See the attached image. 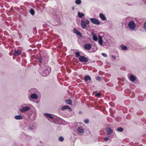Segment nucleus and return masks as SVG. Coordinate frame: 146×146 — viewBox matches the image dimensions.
Listing matches in <instances>:
<instances>
[{
	"mask_svg": "<svg viewBox=\"0 0 146 146\" xmlns=\"http://www.w3.org/2000/svg\"><path fill=\"white\" fill-rule=\"evenodd\" d=\"M90 21L87 19H84L81 21V25L82 28L85 29L87 25L89 24Z\"/></svg>",
	"mask_w": 146,
	"mask_h": 146,
	"instance_id": "1",
	"label": "nucleus"
},
{
	"mask_svg": "<svg viewBox=\"0 0 146 146\" xmlns=\"http://www.w3.org/2000/svg\"><path fill=\"white\" fill-rule=\"evenodd\" d=\"M129 27L131 30H134L136 27L135 24L133 21H130L128 24Z\"/></svg>",
	"mask_w": 146,
	"mask_h": 146,
	"instance_id": "2",
	"label": "nucleus"
},
{
	"mask_svg": "<svg viewBox=\"0 0 146 146\" xmlns=\"http://www.w3.org/2000/svg\"><path fill=\"white\" fill-rule=\"evenodd\" d=\"M79 61L81 62H86L88 61L87 58L84 56H80L79 58Z\"/></svg>",
	"mask_w": 146,
	"mask_h": 146,
	"instance_id": "3",
	"label": "nucleus"
},
{
	"mask_svg": "<svg viewBox=\"0 0 146 146\" xmlns=\"http://www.w3.org/2000/svg\"><path fill=\"white\" fill-rule=\"evenodd\" d=\"M90 20L91 22L94 24L98 25L100 24V22L98 19L95 18H91Z\"/></svg>",
	"mask_w": 146,
	"mask_h": 146,
	"instance_id": "4",
	"label": "nucleus"
},
{
	"mask_svg": "<svg viewBox=\"0 0 146 146\" xmlns=\"http://www.w3.org/2000/svg\"><path fill=\"white\" fill-rule=\"evenodd\" d=\"M30 108L29 106H25L22 108L20 109V111L22 113H24L25 111L29 110Z\"/></svg>",
	"mask_w": 146,
	"mask_h": 146,
	"instance_id": "5",
	"label": "nucleus"
},
{
	"mask_svg": "<svg viewBox=\"0 0 146 146\" xmlns=\"http://www.w3.org/2000/svg\"><path fill=\"white\" fill-rule=\"evenodd\" d=\"M61 109L63 111H64L66 109L68 110L70 112L72 111V109L69 106L66 105L62 106L61 108Z\"/></svg>",
	"mask_w": 146,
	"mask_h": 146,
	"instance_id": "6",
	"label": "nucleus"
},
{
	"mask_svg": "<svg viewBox=\"0 0 146 146\" xmlns=\"http://www.w3.org/2000/svg\"><path fill=\"white\" fill-rule=\"evenodd\" d=\"M92 47V45L90 44H86L84 45V46L85 49L88 50H90L91 48Z\"/></svg>",
	"mask_w": 146,
	"mask_h": 146,
	"instance_id": "7",
	"label": "nucleus"
},
{
	"mask_svg": "<svg viewBox=\"0 0 146 146\" xmlns=\"http://www.w3.org/2000/svg\"><path fill=\"white\" fill-rule=\"evenodd\" d=\"M21 53V50H15L14 51L13 55L16 56H18Z\"/></svg>",
	"mask_w": 146,
	"mask_h": 146,
	"instance_id": "8",
	"label": "nucleus"
},
{
	"mask_svg": "<svg viewBox=\"0 0 146 146\" xmlns=\"http://www.w3.org/2000/svg\"><path fill=\"white\" fill-rule=\"evenodd\" d=\"M44 69L46 70L45 72L46 74H48L50 70V67L48 66H45L44 67Z\"/></svg>",
	"mask_w": 146,
	"mask_h": 146,
	"instance_id": "9",
	"label": "nucleus"
},
{
	"mask_svg": "<svg viewBox=\"0 0 146 146\" xmlns=\"http://www.w3.org/2000/svg\"><path fill=\"white\" fill-rule=\"evenodd\" d=\"M77 131L79 133H83L84 132V129L82 127H78Z\"/></svg>",
	"mask_w": 146,
	"mask_h": 146,
	"instance_id": "10",
	"label": "nucleus"
},
{
	"mask_svg": "<svg viewBox=\"0 0 146 146\" xmlns=\"http://www.w3.org/2000/svg\"><path fill=\"white\" fill-rule=\"evenodd\" d=\"M98 42L100 45H102V44L103 42L102 37L101 35H99L98 36Z\"/></svg>",
	"mask_w": 146,
	"mask_h": 146,
	"instance_id": "11",
	"label": "nucleus"
},
{
	"mask_svg": "<svg viewBox=\"0 0 146 146\" xmlns=\"http://www.w3.org/2000/svg\"><path fill=\"white\" fill-rule=\"evenodd\" d=\"M106 132H107V134L110 135L112 133L113 130L110 127H109L107 128Z\"/></svg>",
	"mask_w": 146,
	"mask_h": 146,
	"instance_id": "12",
	"label": "nucleus"
},
{
	"mask_svg": "<svg viewBox=\"0 0 146 146\" xmlns=\"http://www.w3.org/2000/svg\"><path fill=\"white\" fill-rule=\"evenodd\" d=\"M74 32L77 35L79 36L80 37H82V35L81 33L79 31H78L77 29H74Z\"/></svg>",
	"mask_w": 146,
	"mask_h": 146,
	"instance_id": "13",
	"label": "nucleus"
},
{
	"mask_svg": "<svg viewBox=\"0 0 146 146\" xmlns=\"http://www.w3.org/2000/svg\"><path fill=\"white\" fill-rule=\"evenodd\" d=\"M100 17L102 21H105L106 20V17L102 13H100Z\"/></svg>",
	"mask_w": 146,
	"mask_h": 146,
	"instance_id": "14",
	"label": "nucleus"
},
{
	"mask_svg": "<svg viewBox=\"0 0 146 146\" xmlns=\"http://www.w3.org/2000/svg\"><path fill=\"white\" fill-rule=\"evenodd\" d=\"M129 79L131 82H134L136 80L135 77L132 75H131L129 76Z\"/></svg>",
	"mask_w": 146,
	"mask_h": 146,
	"instance_id": "15",
	"label": "nucleus"
},
{
	"mask_svg": "<svg viewBox=\"0 0 146 146\" xmlns=\"http://www.w3.org/2000/svg\"><path fill=\"white\" fill-rule=\"evenodd\" d=\"M44 115L50 119H53V116L50 114L48 113H45L44 114Z\"/></svg>",
	"mask_w": 146,
	"mask_h": 146,
	"instance_id": "16",
	"label": "nucleus"
},
{
	"mask_svg": "<svg viewBox=\"0 0 146 146\" xmlns=\"http://www.w3.org/2000/svg\"><path fill=\"white\" fill-rule=\"evenodd\" d=\"M30 97L33 99H36L38 98V96L36 94H32L31 96Z\"/></svg>",
	"mask_w": 146,
	"mask_h": 146,
	"instance_id": "17",
	"label": "nucleus"
},
{
	"mask_svg": "<svg viewBox=\"0 0 146 146\" xmlns=\"http://www.w3.org/2000/svg\"><path fill=\"white\" fill-rule=\"evenodd\" d=\"M84 80L86 82H87L88 80H91V78L90 76H86L84 77Z\"/></svg>",
	"mask_w": 146,
	"mask_h": 146,
	"instance_id": "18",
	"label": "nucleus"
},
{
	"mask_svg": "<svg viewBox=\"0 0 146 146\" xmlns=\"http://www.w3.org/2000/svg\"><path fill=\"white\" fill-rule=\"evenodd\" d=\"M37 60L40 63H42V62H44V61L43 60V58H42L40 56H39Z\"/></svg>",
	"mask_w": 146,
	"mask_h": 146,
	"instance_id": "19",
	"label": "nucleus"
},
{
	"mask_svg": "<svg viewBox=\"0 0 146 146\" xmlns=\"http://www.w3.org/2000/svg\"><path fill=\"white\" fill-rule=\"evenodd\" d=\"M65 102L66 104H68L70 105H72V101L70 99L66 100L65 101Z\"/></svg>",
	"mask_w": 146,
	"mask_h": 146,
	"instance_id": "20",
	"label": "nucleus"
},
{
	"mask_svg": "<svg viewBox=\"0 0 146 146\" xmlns=\"http://www.w3.org/2000/svg\"><path fill=\"white\" fill-rule=\"evenodd\" d=\"M15 119L17 120L21 119H22L21 116V115H16L15 117Z\"/></svg>",
	"mask_w": 146,
	"mask_h": 146,
	"instance_id": "21",
	"label": "nucleus"
},
{
	"mask_svg": "<svg viewBox=\"0 0 146 146\" xmlns=\"http://www.w3.org/2000/svg\"><path fill=\"white\" fill-rule=\"evenodd\" d=\"M78 15L79 17L81 18L84 16V15L83 14L81 13L80 12L78 13Z\"/></svg>",
	"mask_w": 146,
	"mask_h": 146,
	"instance_id": "22",
	"label": "nucleus"
},
{
	"mask_svg": "<svg viewBox=\"0 0 146 146\" xmlns=\"http://www.w3.org/2000/svg\"><path fill=\"white\" fill-rule=\"evenodd\" d=\"M123 129L121 127H119L117 129V131L118 132H121L123 131Z\"/></svg>",
	"mask_w": 146,
	"mask_h": 146,
	"instance_id": "23",
	"label": "nucleus"
},
{
	"mask_svg": "<svg viewBox=\"0 0 146 146\" xmlns=\"http://www.w3.org/2000/svg\"><path fill=\"white\" fill-rule=\"evenodd\" d=\"M30 13L32 15H33L35 14V11L33 9H31L30 10Z\"/></svg>",
	"mask_w": 146,
	"mask_h": 146,
	"instance_id": "24",
	"label": "nucleus"
},
{
	"mask_svg": "<svg viewBox=\"0 0 146 146\" xmlns=\"http://www.w3.org/2000/svg\"><path fill=\"white\" fill-rule=\"evenodd\" d=\"M121 49L123 50H127V47L126 46L123 45L122 46Z\"/></svg>",
	"mask_w": 146,
	"mask_h": 146,
	"instance_id": "25",
	"label": "nucleus"
},
{
	"mask_svg": "<svg viewBox=\"0 0 146 146\" xmlns=\"http://www.w3.org/2000/svg\"><path fill=\"white\" fill-rule=\"evenodd\" d=\"M93 39L94 41H97L98 40V37L96 35H94L93 36Z\"/></svg>",
	"mask_w": 146,
	"mask_h": 146,
	"instance_id": "26",
	"label": "nucleus"
},
{
	"mask_svg": "<svg viewBox=\"0 0 146 146\" xmlns=\"http://www.w3.org/2000/svg\"><path fill=\"white\" fill-rule=\"evenodd\" d=\"M81 3V1L80 0H76V3L77 4L79 5Z\"/></svg>",
	"mask_w": 146,
	"mask_h": 146,
	"instance_id": "27",
	"label": "nucleus"
},
{
	"mask_svg": "<svg viewBox=\"0 0 146 146\" xmlns=\"http://www.w3.org/2000/svg\"><path fill=\"white\" fill-rule=\"evenodd\" d=\"M76 57H78L79 56H80V53L79 52H76L75 53Z\"/></svg>",
	"mask_w": 146,
	"mask_h": 146,
	"instance_id": "28",
	"label": "nucleus"
},
{
	"mask_svg": "<svg viewBox=\"0 0 146 146\" xmlns=\"http://www.w3.org/2000/svg\"><path fill=\"white\" fill-rule=\"evenodd\" d=\"M101 94L100 93H97L96 94L95 96L96 97H99L101 96Z\"/></svg>",
	"mask_w": 146,
	"mask_h": 146,
	"instance_id": "29",
	"label": "nucleus"
},
{
	"mask_svg": "<svg viewBox=\"0 0 146 146\" xmlns=\"http://www.w3.org/2000/svg\"><path fill=\"white\" fill-rule=\"evenodd\" d=\"M59 140L60 141H63L64 140V138L62 137L61 136L59 138Z\"/></svg>",
	"mask_w": 146,
	"mask_h": 146,
	"instance_id": "30",
	"label": "nucleus"
},
{
	"mask_svg": "<svg viewBox=\"0 0 146 146\" xmlns=\"http://www.w3.org/2000/svg\"><path fill=\"white\" fill-rule=\"evenodd\" d=\"M84 122L85 123L87 124L89 123V121L88 119H84Z\"/></svg>",
	"mask_w": 146,
	"mask_h": 146,
	"instance_id": "31",
	"label": "nucleus"
},
{
	"mask_svg": "<svg viewBox=\"0 0 146 146\" xmlns=\"http://www.w3.org/2000/svg\"><path fill=\"white\" fill-rule=\"evenodd\" d=\"M96 79L98 81H100V78L99 76H97L96 77Z\"/></svg>",
	"mask_w": 146,
	"mask_h": 146,
	"instance_id": "32",
	"label": "nucleus"
},
{
	"mask_svg": "<svg viewBox=\"0 0 146 146\" xmlns=\"http://www.w3.org/2000/svg\"><path fill=\"white\" fill-rule=\"evenodd\" d=\"M102 55L105 57H107V55L105 53H102Z\"/></svg>",
	"mask_w": 146,
	"mask_h": 146,
	"instance_id": "33",
	"label": "nucleus"
},
{
	"mask_svg": "<svg viewBox=\"0 0 146 146\" xmlns=\"http://www.w3.org/2000/svg\"><path fill=\"white\" fill-rule=\"evenodd\" d=\"M144 29L146 30V21L145 23L144 24Z\"/></svg>",
	"mask_w": 146,
	"mask_h": 146,
	"instance_id": "34",
	"label": "nucleus"
},
{
	"mask_svg": "<svg viewBox=\"0 0 146 146\" xmlns=\"http://www.w3.org/2000/svg\"><path fill=\"white\" fill-rule=\"evenodd\" d=\"M109 138L108 137H105L104 139V140L105 141H107L109 140Z\"/></svg>",
	"mask_w": 146,
	"mask_h": 146,
	"instance_id": "35",
	"label": "nucleus"
},
{
	"mask_svg": "<svg viewBox=\"0 0 146 146\" xmlns=\"http://www.w3.org/2000/svg\"><path fill=\"white\" fill-rule=\"evenodd\" d=\"M111 57L112 58L114 59H116V57L115 56H112Z\"/></svg>",
	"mask_w": 146,
	"mask_h": 146,
	"instance_id": "36",
	"label": "nucleus"
},
{
	"mask_svg": "<svg viewBox=\"0 0 146 146\" xmlns=\"http://www.w3.org/2000/svg\"><path fill=\"white\" fill-rule=\"evenodd\" d=\"M45 70L44 72L43 71V72H44L45 73H46L45 72L46 71V70Z\"/></svg>",
	"mask_w": 146,
	"mask_h": 146,
	"instance_id": "37",
	"label": "nucleus"
},
{
	"mask_svg": "<svg viewBox=\"0 0 146 146\" xmlns=\"http://www.w3.org/2000/svg\"><path fill=\"white\" fill-rule=\"evenodd\" d=\"M74 8H73V9H74Z\"/></svg>",
	"mask_w": 146,
	"mask_h": 146,
	"instance_id": "38",
	"label": "nucleus"
},
{
	"mask_svg": "<svg viewBox=\"0 0 146 146\" xmlns=\"http://www.w3.org/2000/svg\"><path fill=\"white\" fill-rule=\"evenodd\" d=\"M74 8H73V9H74Z\"/></svg>",
	"mask_w": 146,
	"mask_h": 146,
	"instance_id": "39",
	"label": "nucleus"
},
{
	"mask_svg": "<svg viewBox=\"0 0 146 146\" xmlns=\"http://www.w3.org/2000/svg\"><path fill=\"white\" fill-rule=\"evenodd\" d=\"M74 8H73V9H74Z\"/></svg>",
	"mask_w": 146,
	"mask_h": 146,
	"instance_id": "40",
	"label": "nucleus"
}]
</instances>
